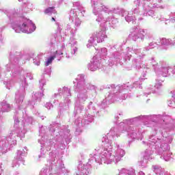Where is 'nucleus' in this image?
<instances>
[{"label":"nucleus","instance_id":"obj_1","mask_svg":"<svg viewBox=\"0 0 175 175\" xmlns=\"http://www.w3.org/2000/svg\"><path fill=\"white\" fill-rule=\"evenodd\" d=\"M124 114L122 113L115 115L116 127H112L109 132L102 137V143L103 148H96L94 150V159L96 163L99 165H110L112 162L118 163L122 161V158L125 156V150L122 148L118 143H115L113 151V140H116L120 136V132L124 133L127 132L128 137L130 140H143V133L144 131L140 130L133 126H129L132 124L125 122L126 120L120 122V119L122 118ZM120 122V123H118Z\"/></svg>","mask_w":175,"mask_h":175},{"label":"nucleus","instance_id":"obj_2","mask_svg":"<svg viewBox=\"0 0 175 175\" xmlns=\"http://www.w3.org/2000/svg\"><path fill=\"white\" fill-rule=\"evenodd\" d=\"M27 77L29 80L33 79L32 75H21L20 85L21 90L16 93L15 100L18 105V109L14 116V129L10 131L9 135L5 137H0V152L6 154L9 150L13 148L17 144V137H24L27 133V129L31 127L35 120L32 116L27 113V105L23 104L24 97L25 96V88L27 83Z\"/></svg>","mask_w":175,"mask_h":175},{"label":"nucleus","instance_id":"obj_3","mask_svg":"<svg viewBox=\"0 0 175 175\" xmlns=\"http://www.w3.org/2000/svg\"><path fill=\"white\" fill-rule=\"evenodd\" d=\"M137 121L147 122H161L159 128L155 129L157 136L161 135V137L151 135L148 138L147 146L152 153L156 151L157 154L160 156L161 159H163L166 162L170 161L172 152H170V146L167 143L173 141L172 136L169 135V132L174 129L175 120L167 115H150V116H139L131 119H126L124 122L127 124H135Z\"/></svg>","mask_w":175,"mask_h":175},{"label":"nucleus","instance_id":"obj_4","mask_svg":"<svg viewBox=\"0 0 175 175\" xmlns=\"http://www.w3.org/2000/svg\"><path fill=\"white\" fill-rule=\"evenodd\" d=\"M77 88L75 92H78L77 101L75 106V117H77L75 124L80 128L84 125H88L94 121L95 114H99V110L96 108V104L90 102L88 109H84V106L81 105L85 100L95 99L98 95V86L85 81V75H79L76 78Z\"/></svg>","mask_w":175,"mask_h":175},{"label":"nucleus","instance_id":"obj_5","mask_svg":"<svg viewBox=\"0 0 175 175\" xmlns=\"http://www.w3.org/2000/svg\"><path fill=\"white\" fill-rule=\"evenodd\" d=\"M157 46H159L158 42H152L149 43L148 46H145L142 49H136L133 47H127L126 49V52L124 53H120L118 51H115L114 53H111L108 56V62L109 66H113V65H116V64L120 63V61L122 59V55H124V59H128V61L131 60L132 57V54H135L136 57L132 59L131 68H134L135 69H144V72L142 73V77H141V80H146L147 73L150 72V67L146 64H143V59L146 57V53L144 51H150V50H152V49H155Z\"/></svg>","mask_w":175,"mask_h":175},{"label":"nucleus","instance_id":"obj_6","mask_svg":"<svg viewBox=\"0 0 175 175\" xmlns=\"http://www.w3.org/2000/svg\"><path fill=\"white\" fill-rule=\"evenodd\" d=\"M47 131V127L42 126L40 128V136L41 139H38V143L41 144V154L38 156V158H42L44 155V150L43 148H45L46 151H50L51 150V146H54L55 142H59V143H62L65 139L66 143L70 142V131L68 129L66 126H61L58 123L51 124L49 126V131L52 132L53 135L50 138H47V136L45 135L46 131Z\"/></svg>","mask_w":175,"mask_h":175},{"label":"nucleus","instance_id":"obj_7","mask_svg":"<svg viewBox=\"0 0 175 175\" xmlns=\"http://www.w3.org/2000/svg\"><path fill=\"white\" fill-rule=\"evenodd\" d=\"M73 6L74 8L71 9L70 11V23L65 28V36L68 33L71 35L70 38V53H66L67 58L75 57L79 50V45L75 38V36L77 32L78 28L81 25V20H80V18L85 17V8L83 7L80 2L73 3Z\"/></svg>","mask_w":175,"mask_h":175},{"label":"nucleus","instance_id":"obj_8","mask_svg":"<svg viewBox=\"0 0 175 175\" xmlns=\"http://www.w3.org/2000/svg\"><path fill=\"white\" fill-rule=\"evenodd\" d=\"M10 20V24L16 33H32L36 30V26L32 21L22 16L24 13L23 7L3 11Z\"/></svg>","mask_w":175,"mask_h":175},{"label":"nucleus","instance_id":"obj_9","mask_svg":"<svg viewBox=\"0 0 175 175\" xmlns=\"http://www.w3.org/2000/svg\"><path fill=\"white\" fill-rule=\"evenodd\" d=\"M93 8V14L96 16V21L103 28L110 25L116 28L118 24V19L114 17V14L118 13V9H109V6L100 3V0H91Z\"/></svg>","mask_w":175,"mask_h":175},{"label":"nucleus","instance_id":"obj_10","mask_svg":"<svg viewBox=\"0 0 175 175\" xmlns=\"http://www.w3.org/2000/svg\"><path fill=\"white\" fill-rule=\"evenodd\" d=\"M51 160L49 161V166L44 167L39 175H68L69 170L65 168V165L61 160L57 158V154L54 152L49 153ZM56 158V159H55Z\"/></svg>","mask_w":175,"mask_h":175},{"label":"nucleus","instance_id":"obj_11","mask_svg":"<svg viewBox=\"0 0 175 175\" xmlns=\"http://www.w3.org/2000/svg\"><path fill=\"white\" fill-rule=\"evenodd\" d=\"M110 92L107 96H106L105 99L101 102L99 109H105L106 107V105L108 103H113L114 100H125L126 98H128V90H129V85H110L109 87ZM119 98L120 100H118Z\"/></svg>","mask_w":175,"mask_h":175},{"label":"nucleus","instance_id":"obj_12","mask_svg":"<svg viewBox=\"0 0 175 175\" xmlns=\"http://www.w3.org/2000/svg\"><path fill=\"white\" fill-rule=\"evenodd\" d=\"M63 96V101H61L59 103V107H62L65 110H68L69 109V104L70 103V99L69 98L72 96V94L70 93V89L68 88V87L59 88L57 90V93H55L53 98L54 99L53 103H57L61 98Z\"/></svg>","mask_w":175,"mask_h":175},{"label":"nucleus","instance_id":"obj_13","mask_svg":"<svg viewBox=\"0 0 175 175\" xmlns=\"http://www.w3.org/2000/svg\"><path fill=\"white\" fill-rule=\"evenodd\" d=\"M140 3H143V10H144V16H150L153 18H158L155 12L152 9H165L166 5H159L158 3H151V0H134V4L139 6Z\"/></svg>","mask_w":175,"mask_h":175},{"label":"nucleus","instance_id":"obj_14","mask_svg":"<svg viewBox=\"0 0 175 175\" xmlns=\"http://www.w3.org/2000/svg\"><path fill=\"white\" fill-rule=\"evenodd\" d=\"M106 38H107V35H106V28L104 27L92 34L86 46L88 49H91L92 46H96L97 43L105 42Z\"/></svg>","mask_w":175,"mask_h":175},{"label":"nucleus","instance_id":"obj_15","mask_svg":"<svg viewBox=\"0 0 175 175\" xmlns=\"http://www.w3.org/2000/svg\"><path fill=\"white\" fill-rule=\"evenodd\" d=\"M150 61V63L152 64V68L155 72L156 76H158L159 77H160V76H162L163 77L172 76V73H170V66H161L159 67V64L157 63V61H155L154 57H152Z\"/></svg>","mask_w":175,"mask_h":175},{"label":"nucleus","instance_id":"obj_16","mask_svg":"<svg viewBox=\"0 0 175 175\" xmlns=\"http://www.w3.org/2000/svg\"><path fill=\"white\" fill-rule=\"evenodd\" d=\"M40 84V89L42 92H33L31 96V101L29 102V106L30 105V109H32L34 107V105H36V103H39L40 100H42V97L44 96V94H43V92L44 91V89L43 88L44 85H46V79L44 78L41 79L39 81Z\"/></svg>","mask_w":175,"mask_h":175},{"label":"nucleus","instance_id":"obj_17","mask_svg":"<svg viewBox=\"0 0 175 175\" xmlns=\"http://www.w3.org/2000/svg\"><path fill=\"white\" fill-rule=\"evenodd\" d=\"M27 55H22L21 59H18V57H16L14 59L13 61L11 62L10 64H7L6 66V69L8 70V72H10V68H12V76H13V77H16V76H18V75H20V68L18 67V64L21 65V64H25V62H23L21 61H23V59H25V58H27Z\"/></svg>","mask_w":175,"mask_h":175},{"label":"nucleus","instance_id":"obj_18","mask_svg":"<svg viewBox=\"0 0 175 175\" xmlns=\"http://www.w3.org/2000/svg\"><path fill=\"white\" fill-rule=\"evenodd\" d=\"M95 153L94 154L90 155V159H89V161L88 164H83L82 161L79 163L77 166V169L75 171L76 175H90V167H91V164L94 163L95 161Z\"/></svg>","mask_w":175,"mask_h":175},{"label":"nucleus","instance_id":"obj_19","mask_svg":"<svg viewBox=\"0 0 175 175\" xmlns=\"http://www.w3.org/2000/svg\"><path fill=\"white\" fill-rule=\"evenodd\" d=\"M144 33H146L145 29H141L139 30V27H134L131 29L129 36L134 42H143L146 38Z\"/></svg>","mask_w":175,"mask_h":175},{"label":"nucleus","instance_id":"obj_20","mask_svg":"<svg viewBox=\"0 0 175 175\" xmlns=\"http://www.w3.org/2000/svg\"><path fill=\"white\" fill-rule=\"evenodd\" d=\"M12 110V105L8 103V102L3 100L0 103V133L5 129V126L3 125V122L2 121V115L3 113H9Z\"/></svg>","mask_w":175,"mask_h":175},{"label":"nucleus","instance_id":"obj_21","mask_svg":"<svg viewBox=\"0 0 175 175\" xmlns=\"http://www.w3.org/2000/svg\"><path fill=\"white\" fill-rule=\"evenodd\" d=\"M162 87H163L162 81L156 79L154 85H150L146 88V91H148V92H145L144 95H150V94H158V92H161V91H162Z\"/></svg>","mask_w":175,"mask_h":175},{"label":"nucleus","instance_id":"obj_22","mask_svg":"<svg viewBox=\"0 0 175 175\" xmlns=\"http://www.w3.org/2000/svg\"><path fill=\"white\" fill-rule=\"evenodd\" d=\"M102 59L98 57V55L94 56L88 64V69L91 72H95L98 69H102Z\"/></svg>","mask_w":175,"mask_h":175},{"label":"nucleus","instance_id":"obj_23","mask_svg":"<svg viewBox=\"0 0 175 175\" xmlns=\"http://www.w3.org/2000/svg\"><path fill=\"white\" fill-rule=\"evenodd\" d=\"M151 159H152V151L151 149H146L144 155V159L139 161V166L142 169H146L148 161H151Z\"/></svg>","mask_w":175,"mask_h":175},{"label":"nucleus","instance_id":"obj_24","mask_svg":"<svg viewBox=\"0 0 175 175\" xmlns=\"http://www.w3.org/2000/svg\"><path fill=\"white\" fill-rule=\"evenodd\" d=\"M122 17H124L127 23H132V24L136 23V16L132 12H129L125 10H121Z\"/></svg>","mask_w":175,"mask_h":175},{"label":"nucleus","instance_id":"obj_25","mask_svg":"<svg viewBox=\"0 0 175 175\" xmlns=\"http://www.w3.org/2000/svg\"><path fill=\"white\" fill-rule=\"evenodd\" d=\"M118 175H136L133 168H122L119 171ZM137 175H146L143 171L139 172Z\"/></svg>","mask_w":175,"mask_h":175},{"label":"nucleus","instance_id":"obj_26","mask_svg":"<svg viewBox=\"0 0 175 175\" xmlns=\"http://www.w3.org/2000/svg\"><path fill=\"white\" fill-rule=\"evenodd\" d=\"M27 151V146L24 147V149L18 150L14 157L15 159H18V161H21L23 163L25 162L24 157H26Z\"/></svg>","mask_w":175,"mask_h":175},{"label":"nucleus","instance_id":"obj_27","mask_svg":"<svg viewBox=\"0 0 175 175\" xmlns=\"http://www.w3.org/2000/svg\"><path fill=\"white\" fill-rule=\"evenodd\" d=\"M152 169L155 174L159 175H172L170 172H165V169L162 168L160 165H154L152 166Z\"/></svg>","mask_w":175,"mask_h":175},{"label":"nucleus","instance_id":"obj_28","mask_svg":"<svg viewBox=\"0 0 175 175\" xmlns=\"http://www.w3.org/2000/svg\"><path fill=\"white\" fill-rule=\"evenodd\" d=\"M131 13L132 14H134L135 17L136 16H148V15H144V12L140 11V8H139V6H137L136 8H133Z\"/></svg>","mask_w":175,"mask_h":175},{"label":"nucleus","instance_id":"obj_29","mask_svg":"<svg viewBox=\"0 0 175 175\" xmlns=\"http://www.w3.org/2000/svg\"><path fill=\"white\" fill-rule=\"evenodd\" d=\"M171 98L168 101V106L170 107H173V109H175V90L171 92Z\"/></svg>","mask_w":175,"mask_h":175},{"label":"nucleus","instance_id":"obj_30","mask_svg":"<svg viewBox=\"0 0 175 175\" xmlns=\"http://www.w3.org/2000/svg\"><path fill=\"white\" fill-rule=\"evenodd\" d=\"M97 58H102V57H106V55H107V49L106 48H103L101 49L99 51L97 55Z\"/></svg>","mask_w":175,"mask_h":175},{"label":"nucleus","instance_id":"obj_31","mask_svg":"<svg viewBox=\"0 0 175 175\" xmlns=\"http://www.w3.org/2000/svg\"><path fill=\"white\" fill-rule=\"evenodd\" d=\"M44 13L49 16H53V14H55L57 12L55 11L54 7H49L45 10Z\"/></svg>","mask_w":175,"mask_h":175},{"label":"nucleus","instance_id":"obj_32","mask_svg":"<svg viewBox=\"0 0 175 175\" xmlns=\"http://www.w3.org/2000/svg\"><path fill=\"white\" fill-rule=\"evenodd\" d=\"M21 163H24V161H21L16 159V157H14V160L12 161V167H20V165H21Z\"/></svg>","mask_w":175,"mask_h":175},{"label":"nucleus","instance_id":"obj_33","mask_svg":"<svg viewBox=\"0 0 175 175\" xmlns=\"http://www.w3.org/2000/svg\"><path fill=\"white\" fill-rule=\"evenodd\" d=\"M62 54H64V53H62V52L56 51L53 53V55H52V57H53L54 59H55V58H57V61H61V58L62 57Z\"/></svg>","mask_w":175,"mask_h":175},{"label":"nucleus","instance_id":"obj_34","mask_svg":"<svg viewBox=\"0 0 175 175\" xmlns=\"http://www.w3.org/2000/svg\"><path fill=\"white\" fill-rule=\"evenodd\" d=\"M4 85H5L8 90H10L13 85H14V82L13 81H7L3 82Z\"/></svg>","mask_w":175,"mask_h":175},{"label":"nucleus","instance_id":"obj_35","mask_svg":"<svg viewBox=\"0 0 175 175\" xmlns=\"http://www.w3.org/2000/svg\"><path fill=\"white\" fill-rule=\"evenodd\" d=\"M33 64H34V65H36L37 66H39V65H40V55H37L33 57Z\"/></svg>","mask_w":175,"mask_h":175},{"label":"nucleus","instance_id":"obj_36","mask_svg":"<svg viewBox=\"0 0 175 175\" xmlns=\"http://www.w3.org/2000/svg\"><path fill=\"white\" fill-rule=\"evenodd\" d=\"M129 85V89H128V88H126L127 90V92H128V90H131V88H133V87L135 88H138V87L139 88H142V85H140V82H139V81L135 82L133 83V86H129V85Z\"/></svg>","mask_w":175,"mask_h":175},{"label":"nucleus","instance_id":"obj_37","mask_svg":"<svg viewBox=\"0 0 175 175\" xmlns=\"http://www.w3.org/2000/svg\"><path fill=\"white\" fill-rule=\"evenodd\" d=\"M53 61H54V57L51 56L45 62V66H49V65H51V64H53Z\"/></svg>","mask_w":175,"mask_h":175},{"label":"nucleus","instance_id":"obj_38","mask_svg":"<svg viewBox=\"0 0 175 175\" xmlns=\"http://www.w3.org/2000/svg\"><path fill=\"white\" fill-rule=\"evenodd\" d=\"M25 3L27 9H30V10H31V9H33V4L31 2V1L28 0L26 3L25 2Z\"/></svg>","mask_w":175,"mask_h":175},{"label":"nucleus","instance_id":"obj_39","mask_svg":"<svg viewBox=\"0 0 175 175\" xmlns=\"http://www.w3.org/2000/svg\"><path fill=\"white\" fill-rule=\"evenodd\" d=\"M170 73H171L172 76L175 75V66L174 67L170 66Z\"/></svg>","mask_w":175,"mask_h":175},{"label":"nucleus","instance_id":"obj_40","mask_svg":"<svg viewBox=\"0 0 175 175\" xmlns=\"http://www.w3.org/2000/svg\"><path fill=\"white\" fill-rule=\"evenodd\" d=\"M50 73H51V68H44V75L50 76Z\"/></svg>","mask_w":175,"mask_h":175},{"label":"nucleus","instance_id":"obj_41","mask_svg":"<svg viewBox=\"0 0 175 175\" xmlns=\"http://www.w3.org/2000/svg\"><path fill=\"white\" fill-rule=\"evenodd\" d=\"M45 107L48 109V110H51V109H53V104H51V103H46Z\"/></svg>","mask_w":175,"mask_h":175},{"label":"nucleus","instance_id":"obj_42","mask_svg":"<svg viewBox=\"0 0 175 175\" xmlns=\"http://www.w3.org/2000/svg\"><path fill=\"white\" fill-rule=\"evenodd\" d=\"M174 17L171 18V20H167V21H170V23H175V13L174 14Z\"/></svg>","mask_w":175,"mask_h":175},{"label":"nucleus","instance_id":"obj_43","mask_svg":"<svg viewBox=\"0 0 175 175\" xmlns=\"http://www.w3.org/2000/svg\"><path fill=\"white\" fill-rule=\"evenodd\" d=\"M50 3V0H45V5H47Z\"/></svg>","mask_w":175,"mask_h":175},{"label":"nucleus","instance_id":"obj_44","mask_svg":"<svg viewBox=\"0 0 175 175\" xmlns=\"http://www.w3.org/2000/svg\"><path fill=\"white\" fill-rule=\"evenodd\" d=\"M116 50V46H113V48L111 49V51H114Z\"/></svg>","mask_w":175,"mask_h":175},{"label":"nucleus","instance_id":"obj_45","mask_svg":"<svg viewBox=\"0 0 175 175\" xmlns=\"http://www.w3.org/2000/svg\"><path fill=\"white\" fill-rule=\"evenodd\" d=\"M142 144H144V146H146L147 144V142H146V141H142Z\"/></svg>","mask_w":175,"mask_h":175},{"label":"nucleus","instance_id":"obj_46","mask_svg":"<svg viewBox=\"0 0 175 175\" xmlns=\"http://www.w3.org/2000/svg\"><path fill=\"white\" fill-rule=\"evenodd\" d=\"M2 174V167L0 165V175Z\"/></svg>","mask_w":175,"mask_h":175},{"label":"nucleus","instance_id":"obj_47","mask_svg":"<svg viewBox=\"0 0 175 175\" xmlns=\"http://www.w3.org/2000/svg\"><path fill=\"white\" fill-rule=\"evenodd\" d=\"M65 39H66V38H65V37H63V38H62V40H61V42H64V41H65Z\"/></svg>","mask_w":175,"mask_h":175},{"label":"nucleus","instance_id":"obj_48","mask_svg":"<svg viewBox=\"0 0 175 175\" xmlns=\"http://www.w3.org/2000/svg\"><path fill=\"white\" fill-rule=\"evenodd\" d=\"M138 20H139V21H142V20H143V18L139 17V18H138Z\"/></svg>","mask_w":175,"mask_h":175},{"label":"nucleus","instance_id":"obj_49","mask_svg":"<svg viewBox=\"0 0 175 175\" xmlns=\"http://www.w3.org/2000/svg\"><path fill=\"white\" fill-rule=\"evenodd\" d=\"M51 21H55V18L52 17V18H51Z\"/></svg>","mask_w":175,"mask_h":175},{"label":"nucleus","instance_id":"obj_50","mask_svg":"<svg viewBox=\"0 0 175 175\" xmlns=\"http://www.w3.org/2000/svg\"><path fill=\"white\" fill-rule=\"evenodd\" d=\"M159 3H161L162 2V0H157Z\"/></svg>","mask_w":175,"mask_h":175},{"label":"nucleus","instance_id":"obj_51","mask_svg":"<svg viewBox=\"0 0 175 175\" xmlns=\"http://www.w3.org/2000/svg\"><path fill=\"white\" fill-rule=\"evenodd\" d=\"M56 25H57V27L59 28V23H57Z\"/></svg>","mask_w":175,"mask_h":175},{"label":"nucleus","instance_id":"obj_52","mask_svg":"<svg viewBox=\"0 0 175 175\" xmlns=\"http://www.w3.org/2000/svg\"><path fill=\"white\" fill-rule=\"evenodd\" d=\"M2 31H3V28H0V33L2 32Z\"/></svg>","mask_w":175,"mask_h":175},{"label":"nucleus","instance_id":"obj_53","mask_svg":"<svg viewBox=\"0 0 175 175\" xmlns=\"http://www.w3.org/2000/svg\"><path fill=\"white\" fill-rule=\"evenodd\" d=\"M62 49H65V45L62 44Z\"/></svg>","mask_w":175,"mask_h":175},{"label":"nucleus","instance_id":"obj_54","mask_svg":"<svg viewBox=\"0 0 175 175\" xmlns=\"http://www.w3.org/2000/svg\"><path fill=\"white\" fill-rule=\"evenodd\" d=\"M131 143H132V140L129 141V144H131Z\"/></svg>","mask_w":175,"mask_h":175},{"label":"nucleus","instance_id":"obj_55","mask_svg":"<svg viewBox=\"0 0 175 175\" xmlns=\"http://www.w3.org/2000/svg\"><path fill=\"white\" fill-rule=\"evenodd\" d=\"M19 2H24V0H18Z\"/></svg>","mask_w":175,"mask_h":175},{"label":"nucleus","instance_id":"obj_56","mask_svg":"<svg viewBox=\"0 0 175 175\" xmlns=\"http://www.w3.org/2000/svg\"><path fill=\"white\" fill-rule=\"evenodd\" d=\"M124 1H128V0H123Z\"/></svg>","mask_w":175,"mask_h":175},{"label":"nucleus","instance_id":"obj_57","mask_svg":"<svg viewBox=\"0 0 175 175\" xmlns=\"http://www.w3.org/2000/svg\"><path fill=\"white\" fill-rule=\"evenodd\" d=\"M61 1V2H62L64 0H60Z\"/></svg>","mask_w":175,"mask_h":175},{"label":"nucleus","instance_id":"obj_58","mask_svg":"<svg viewBox=\"0 0 175 175\" xmlns=\"http://www.w3.org/2000/svg\"><path fill=\"white\" fill-rule=\"evenodd\" d=\"M61 111H62V109H61Z\"/></svg>","mask_w":175,"mask_h":175}]
</instances>
